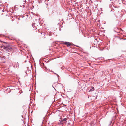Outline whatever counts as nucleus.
I'll return each instance as SVG.
<instances>
[{"instance_id": "obj_1", "label": "nucleus", "mask_w": 126, "mask_h": 126, "mask_svg": "<svg viewBox=\"0 0 126 126\" xmlns=\"http://www.w3.org/2000/svg\"><path fill=\"white\" fill-rule=\"evenodd\" d=\"M2 48L5 50L10 51L12 50L11 47L8 44H6L2 46Z\"/></svg>"}, {"instance_id": "obj_2", "label": "nucleus", "mask_w": 126, "mask_h": 126, "mask_svg": "<svg viewBox=\"0 0 126 126\" xmlns=\"http://www.w3.org/2000/svg\"><path fill=\"white\" fill-rule=\"evenodd\" d=\"M64 44L66 45L67 46H71L72 45V44L71 43L68 42H65Z\"/></svg>"}, {"instance_id": "obj_3", "label": "nucleus", "mask_w": 126, "mask_h": 126, "mask_svg": "<svg viewBox=\"0 0 126 126\" xmlns=\"http://www.w3.org/2000/svg\"><path fill=\"white\" fill-rule=\"evenodd\" d=\"M94 87H92V88L90 89L89 91V92H90L92 91H94Z\"/></svg>"}, {"instance_id": "obj_4", "label": "nucleus", "mask_w": 126, "mask_h": 126, "mask_svg": "<svg viewBox=\"0 0 126 126\" xmlns=\"http://www.w3.org/2000/svg\"><path fill=\"white\" fill-rule=\"evenodd\" d=\"M67 120V118H65L63 119L62 120V122L63 121H66Z\"/></svg>"}, {"instance_id": "obj_5", "label": "nucleus", "mask_w": 126, "mask_h": 126, "mask_svg": "<svg viewBox=\"0 0 126 126\" xmlns=\"http://www.w3.org/2000/svg\"><path fill=\"white\" fill-rule=\"evenodd\" d=\"M120 29L121 30L123 31V30H122L121 28H120Z\"/></svg>"}]
</instances>
